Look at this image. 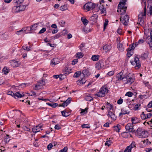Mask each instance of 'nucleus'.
Masks as SVG:
<instances>
[{"label": "nucleus", "instance_id": "nucleus-1", "mask_svg": "<svg viewBox=\"0 0 152 152\" xmlns=\"http://www.w3.org/2000/svg\"><path fill=\"white\" fill-rule=\"evenodd\" d=\"M107 93V88L102 87L100 88L99 91L95 94V96L100 97H104Z\"/></svg>", "mask_w": 152, "mask_h": 152}, {"label": "nucleus", "instance_id": "nucleus-2", "mask_svg": "<svg viewBox=\"0 0 152 152\" xmlns=\"http://www.w3.org/2000/svg\"><path fill=\"white\" fill-rule=\"evenodd\" d=\"M130 62L131 64L133 65H135L136 64V65L135 66V68L136 69H139L141 66L139 58L136 56L134 57L133 60H131Z\"/></svg>", "mask_w": 152, "mask_h": 152}, {"label": "nucleus", "instance_id": "nucleus-3", "mask_svg": "<svg viewBox=\"0 0 152 152\" xmlns=\"http://www.w3.org/2000/svg\"><path fill=\"white\" fill-rule=\"evenodd\" d=\"M146 15V9L145 5L143 13L141 12V13L138 15V21L140 22L139 24L141 25L140 23L143 24L144 22L143 16H145Z\"/></svg>", "mask_w": 152, "mask_h": 152}, {"label": "nucleus", "instance_id": "nucleus-4", "mask_svg": "<svg viewBox=\"0 0 152 152\" xmlns=\"http://www.w3.org/2000/svg\"><path fill=\"white\" fill-rule=\"evenodd\" d=\"M8 95H11L14 97L15 99L21 98L23 97L25 95L24 94H22L20 92H16V93H14L12 91H10L8 92Z\"/></svg>", "mask_w": 152, "mask_h": 152}, {"label": "nucleus", "instance_id": "nucleus-5", "mask_svg": "<svg viewBox=\"0 0 152 152\" xmlns=\"http://www.w3.org/2000/svg\"><path fill=\"white\" fill-rule=\"evenodd\" d=\"M96 6V4L91 2H90L86 4L84 6L86 7V9L88 11H90L94 9Z\"/></svg>", "mask_w": 152, "mask_h": 152}, {"label": "nucleus", "instance_id": "nucleus-6", "mask_svg": "<svg viewBox=\"0 0 152 152\" xmlns=\"http://www.w3.org/2000/svg\"><path fill=\"white\" fill-rule=\"evenodd\" d=\"M121 7H118V9L117 10L118 12H120L121 13V15H123L125 14L127 7L125 5L121 4Z\"/></svg>", "mask_w": 152, "mask_h": 152}, {"label": "nucleus", "instance_id": "nucleus-7", "mask_svg": "<svg viewBox=\"0 0 152 152\" xmlns=\"http://www.w3.org/2000/svg\"><path fill=\"white\" fill-rule=\"evenodd\" d=\"M133 124L131 123H128L125 126L126 130L130 132H134L136 130L134 129Z\"/></svg>", "mask_w": 152, "mask_h": 152}, {"label": "nucleus", "instance_id": "nucleus-8", "mask_svg": "<svg viewBox=\"0 0 152 152\" xmlns=\"http://www.w3.org/2000/svg\"><path fill=\"white\" fill-rule=\"evenodd\" d=\"M121 17L120 19L122 23L125 26L127 25L129 19V16L127 15H126L124 16L122 19H121Z\"/></svg>", "mask_w": 152, "mask_h": 152}, {"label": "nucleus", "instance_id": "nucleus-9", "mask_svg": "<svg viewBox=\"0 0 152 152\" xmlns=\"http://www.w3.org/2000/svg\"><path fill=\"white\" fill-rule=\"evenodd\" d=\"M45 80L44 79H42L40 80L37 83V84L35 86V87L38 89L40 88V87L44 86L45 84Z\"/></svg>", "mask_w": 152, "mask_h": 152}, {"label": "nucleus", "instance_id": "nucleus-10", "mask_svg": "<svg viewBox=\"0 0 152 152\" xmlns=\"http://www.w3.org/2000/svg\"><path fill=\"white\" fill-rule=\"evenodd\" d=\"M124 73V71L122 70L121 72L117 75L116 78H117L118 80H121L123 79Z\"/></svg>", "mask_w": 152, "mask_h": 152}, {"label": "nucleus", "instance_id": "nucleus-11", "mask_svg": "<svg viewBox=\"0 0 152 152\" xmlns=\"http://www.w3.org/2000/svg\"><path fill=\"white\" fill-rule=\"evenodd\" d=\"M82 72L83 74V77L88 76L91 74L90 72H89L88 69H84Z\"/></svg>", "mask_w": 152, "mask_h": 152}, {"label": "nucleus", "instance_id": "nucleus-12", "mask_svg": "<svg viewBox=\"0 0 152 152\" xmlns=\"http://www.w3.org/2000/svg\"><path fill=\"white\" fill-rule=\"evenodd\" d=\"M146 134H148L147 131L145 130L142 131L140 134L138 135L140 138H145L146 137L147 135Z\"/></svg>", "mask_w": 152, "mask_h": 152}, {"label": "nucleus", "instance_id": "nucleus-13", "mask_svg": "<svg viewBox=\"0 0 152 152\" xmlns=\"http://www.w3.org/2000/svg\"><path fill=\"white\" fill-rule=\"evenodd\" d=\"M41 127V126L40 124L34 127L33 128L32 131L36 133L40 131V129Z\"/></svg>", "mask_w": 152, "mask_h": 152}, {"label": "nucleus", "instance_id": "nucleus-14", "mask_svg": "<svg viewBox=\"0 0 152 152\" xmlns=\"http://www.w3.org/2000/svg\"><path fill=\"white\" fill-rule=\"evenodd\" d=\"M107 115L110 117L113 120H115L116 119V117L114 113H113L112 112L109 111L108 112Z\"/></svg>", "mask_w": 152, "mask_h": 152}, {"label": "nucleus", "instance_id": "nucleus-15", "mask_svg": "<svg viewBox=\"0 0 152 152\" xmlns=\"http://www.w3.org/2000/svg\"><path fill=\"white\" fill-rule=\"evenodd\" d=\"M12 11L14 13H18L21 12L18 6H14L12 8Z\"/></svg>", "mask_w": 152, "mask_h": 152}, {"label": "nucleus", "instance_id": "nucleus-16", "mask_svg": "<svg viewBox=\"0 0 152 152\" xmlns=\"http://www.w3.org/2000/svg\"><path fill=\"white\" fill-rule=\"evenodd\" d=\"M111 49V46L109 45H106L103 46V49L105 52H107Z\"/></svg>", "mask_w": 152, "mask_h": 152}, {"label": "nucleus", "instance_id": "nucleus-17", "mask_svg": "<svg viewBox=\"0 0 152 152\" xmlns=\"http://www.w3.org/2000/svg\"><path fill=\"white\" fill-rule=\"evenodd\" d=\"M135 80L134 77L133 76L132 77L130 76L129 79L127 80V81L126 83H130L131 84H132L134 81Z\"/></svg>", "mask_w": 152, "mask_h": 152}, {"label": "nucleus", "instance_id": "nucleus-18", "mask_svg": "<svg viewBox=\"0 0 152 152\" xmlns=\"http://www.w3.org/2000/svg\"><path fill=\"white\" fill-rule=\"evenodd\" d=\"M71 98L69 97L63 103L64 106L65 107L67 106L71 102Z\"/></svg>", "mask_w": 152, "mask_h": 152}, {"label": "nucleus", "instance_id": "nucleus-19", "mask_svg": "<svg viewBox=\"0 0 152 152\" xmlns=\"http://www.w3.org/2000/svg\"><path fill=\"white\" fill-rule=\"evenodd\" d=\"M131 121L133 124H134L138 123L139 121V119L137 117H133L132 118Z\"/></svg>", "mask_w": 152, "mask_h": 152}, {"label": "nucleus", "instance_id": "nucleus-20", "mask_svg": "<svg viewBox=\"0 0 152 152\" xmlns=\"http://www.w3.org/2000/svg\"><path fill=\"white\" fill-rule=\"evenodd\" d=\"M26 31V29L25 28H22V29L16 31V34L18 35H21L22 34L24 33Z\"/></svg>", "mask_w": 152, "mask_h": 152}, {"label": "nucleus", "instance_id": "nucleus-21", "mask_svg": "<svg viewBox=\"0 0 152 152\" xmlns=\"http://www.w3.org/2000/svg\"><path fill=\"white\" fill-rule=\"evenodd\" d=\"M63 116L67 117L70 115V113L66 112V110H64L61 112Z\"/></svg>", "mask_w": 152, "mask_h": 152}, {"label": "nucleus", "instance_id": "nucleus-22", "mask_svg": "<svg viewBox=\"0 0 152 152\" xmlns=\"http://www.w3.org/2000/svg\"><path fill=\"white\" fill-rule=\"evenodd\" d=\"M117 48L120 51H123L124 50V48L123 47V45L122 44L119 43L117 45Z\"/></svg>", "mask_w": 152, "mask_h": 152}, {"label": "nucleus", "instance_id": "nucleus-23", "mask_svg": "<svg viewBox=\"0 0 152 152\" xmlns=\"http://www.w3.org/2000/svg\"><path fill=\"white\" fill-rule=\"evenodd\" d=\"M27 5H20L19 6H18V7L19 8V9L20 10V11L21 12L22 11H24L25 9L26 6H27Z\"/></svg>", "mask_w": 152, "mask_h": 152}, {"label": "nucleus", "instance_id": "nucleus-24", "mask_svg": "<svg viewBox=\"0 0 152 152\" xmlns=\"http://www.w3.org/2000/svg\"><path fill=\"white\" fill-rule=\"evenodd\" d=\"M99 55H93L92 56L91 59L94 61H96L99 60Z\"/></svg>", "mask_w": 152, "mask_h": 152}, {"label": "nucleus", "instance_id": "nucleus-25", "mask_svg": "<svg viewBox=\"0 0 152 152\" xmlns=\"http://www.w3.org/2000/svg\"><path fill=\"white\" fill-rule=\"evenodd\" d=\"M129 133L127 132H124L121 134V135L124 138H127L129 136Z\"/></svg>", "mask_w": 152, "mask_h": 152}, {"label": "nucleus", "instance_id": "nucleus-26", "mask_svg": "<svg viewBox=\"0 0 152 152\" xmlns=\"http://www.w3.org/2000/svg\"><path fill=\"white\" fill-rule=\"evenodd\" d=\"M85 99L86 101L90 102L93 99V98L89 95L85 96Z\"/></svg>", "mask_w": 152, "mask_h": 152}, {"label": "nucleus", "instance_id": "nucleus-27", "mask_svg": "<svg viewBox=\"0 0 152 152\" xmlns=\"http://www.w3.org/2000/svg\"><path fill=\"white\" fill-rule=\"evenodd\" d=\"M81 20L85 26L88 23V21L86 18L83 17L81 18Z\"/></svg>", "mask_w": 152, "mask_h": 152}, {"label": "nucleus", "instance_id": "nucleus-28", "mask_svg": "<svg viewBox=\"0 0 152 152\" xmlns=\"http://www.w3.org/2000/svg\"><path fill=\"white\" fill-rule=\"evenodd\" d=\"M46 104L50 106L53 108H55L56 107L58 106V104L57 103H46Z\"/></svg>", "mask_w": 152, "mask_h": 152}, {"label": "nucleus", "instance_id": "nucleus-29", "mask_svg": "<svg viewBox=\"0 0 152 152\" xmlns=\"http://www.w3.org/2000/svg\"><path fill=\"white\" fill-rule=\"evenodd\" d=\"M111 140H107L106 142V143H105V144L106 145H107L108 146H110L113 143V142L111 140H113V138H111Z\"/></svg>", "mask_w": 152, "mask_h": 152}, {"label": "nucleus", "instance_id": "nucleus-30", "mask_svg": "<svg viewBox=\"0 0 152 152\" xmlns=\"http://www.w3.org/2000/svg\"><path fill=\"white\" fill-rule=\"evenodd\" d=\"M86 81H85V80L84 79V78H83L81 79V80H79L77 81V83L78 84L80 85L81 84H83V83H85Z\"/></svg>", "mask_w": 152, "mask_h": 152}, {"label": "nucleus", "instance_id": "nucleus-31", "mask_svg": "<svg viewBox=\"0 0 152 152\" xmlns=\"http://www.w3.org/2000/svg\"><path fill=\"white\" fill-rule=\"evenodd\" d=\"M81 74V72L80 71H78L76 72L74 74L73 77H77L80 76Z\"/></svg>", "mask_w": 152, "mask_h": 152}, {"label": "nucleus", "instance_id": "nucleus-32", "mask_svg": "<svg viewBox=\"0 0 152 152\" xmlns=\"http://www.w3.org/2000/svg\"><path fill=\"white\" fill-rule=\"evenodd\" d=\"M9 71V69H7V67L6 66L4 67L2 70L3 72L5 75H7Z\"/></svg>", "mask_w": 152, "mask_h": 152}, {"label": "nucleus", "instance_id": "nucleus-33", "mask_svg": "<svg viewBox=\"0 0 152 152\" xmlns=\"http://www.w3.org/2000/svg\"><path fill=\"white\" fill-rule=\"evenodd\" d=\"M127 0H120V2L118 4V7H121V4L125 5L126 4V2Z\"/></svg>", "mask_w": 152, "mask_h": 152}, {"label": "nucleus", "instance_id": "nucleus-34", "mask_svg": "<svg viewBox=\"0 0 152 152\" xmlns=\"http://www.w3.org/2000/svg\"><path fill=\"white\" fill-rule=\"evenodd\" d=\"M38 23H35L30 27V29L31 30H35L36 29V28L37 27V25Z\"/></svg>", "mask_w": 152, "mask_h": 152}, {"label": "nucleus", "instance_id": "nucleus-35", "mask_svg": "<svg viewBox=\"0 0 152 152\" xmlns=\"http://www.w3.org/2000/svg\"><path fill=\"white\" fill-rule=\"evenodd\" d=\"M121 112H122L123 115L129 114V112H128L126 108H122L121 109Z\"/></svg>", "mask_w": 152, "mask_h": 152}, {"label": "nucleus", "instance_id": "nucleus-36", "mask_svg": "<svg viewBox=\"0 0 152 152\" xmlns=\"http://www.w3.org/2000/svg\"><path fill=\"white\" fill-rule=\"evenodd\" d=\"M61 34H60V33L57 34H56L55 36H52L51 37L52 39H56L58 38L61 36Z\"/></svg>", "mask_w": 152, "mask_h": 152}, {"label": "nucleus", "instance_id": "nucleus-37", "mask_svg": "<svg viewBox=\"0 0 152 152\" xmlns=\"http://www.w3.org/2000/svg\"><path fill=\"white\" fill-rule=\"evenodd\" d=\"M76 54L77 58H82L84 55L83 53H77Z\"/></svg>", "mask_w": 152, "mask_h": 152}, {"label": "nucleus", "instance_id": "nucleus-38", "mask_svg": "<svg viewBox=\"0 0 152 152\" xmlns=\"http://www.w3.org/2000/svg\"><path fill=\"white\" fill-rule=\"evenodd\" d=\"M24 1V0H14L13 2L14 3L17 4L18 5L22 3Z\"/></svg>", "mask_w": 152, "mask_h": 152}, {"label": "nucleus", "instance_id": "nucleus-39", "mask_svg": "<svg viewBox=\"0 0 152 152\" xmlns=\"http://www.w3.org/2000/svg\"><path fill=\"white\" fill-rule=\"evenodd\" d=\"M102 7H99V9L101 10L102 13H104L106 12V9L104 8L103 5H102Z\"/></svg>", "mask_w": 152, "mask_h": 152}, {"label": "nucleus", "instance_id": "nucleus-40", "mask_svg": "<svg viewBox=\"0 0 152 152\" xmlns=\"http://www.w3.org/2000/svg\"><path fill=\"white\" fill-rule=\"evenodd\" d=\"M141 118L143 120H145L147 119L146 114H145L144 112H142L141 115Z\"/></svg>", "mask_w": 152, "mask_h": 152}, {"label": "nucleus", "instance_id": "nucleus-41", "mask_svg": "<svg viewBox=\"0 0 152 152\" xmlns=\"http://www.w3.org/2000/svg\"><path fill=\"white\" fill-rule=\"evenodd\" d=\"M120 126V125H117L116 126H113L114 130L115 131H116L117 132H119L120 128L119 127Z\"/></svg>", "mask_w": 152, "mask_h": 152}, {"label": "nucleus", "instance_id": "nucleus-42", "mask_svg": "<svg viewBox=\"0 0 152 152\" xmlns=\"http://www.w3.org/2000/svg\"><path fill=\"white\" fill-rule=\"evenodd\" d=\"M67 9V6L66 4H65L63 6H61L60 7V10L62 11L65 10H66Z\"/></svg>", "mask_w": 152, "mask_h": 152}, {"label": "nucleus", "instance_id": "nucleus-43", "mask_svg": "<svg viewBox=\"0 0 152 152\" xmlns=\"http://www.w3.org/2000/svg\"><path fill=\"white\" fill-rule=\"evenodd\" d=\"M148 53H144L141 54V56L142 58H146L148 57Z\"/></svg>", "mask_w": 152, "mask_h": 152}, {"label": "nucleus", "instance_id": "nucleus-44", "mask_svg": "<svg viewBox=\"0 0 152 152\" xmlns=\"http://www.w3.org/2000/svg\"><path fill=\"white\" fill-rule=\"evenodd\" d=\"M96 68L98 70L101 69L102 67L101 64L99 62L96 64Z\"/></svg>", "mask_w": 152, "mask_h": 152}, {"label": "nucleus", "instance_id": "nucleus-45", "mask_svg": "<svg viewBox=\"0 0 152 152\" xmlns=\"http://www.w3.org/2000/svg\"><path fill=\"white\" fill-rule=\"evenodd\" d=\"M7 137L4 139V141L6 143H7L10 140V139H9V135L8 134L6 135Z\"/></svg>", "mask_w": 152, "mask_h": 152}, {"label": "nucleus", "instance_id": "nucleus-46", "mask_svg": "<svg viewBox=\"0 0 152 152\" xmlns=\"http://www.w3.org/2000/svg\"><path fill=\"white\" fill-rule=\"evenodd\" d=\"M130 73H129L127 74H123V79L124 78H126V80H128L129 79V78L130 77Z\"/></svg>", "mask_w": 152, "mask_h": 152}, {"label": "nucleus", "instance_id": "nucleus-47", "mask_svg": "<svg viewBox=\"0 0 152 152\" xmlns=\"http://www.w3.org/2000/svg\"><path fill=\"white\" fill-rule=\"evenodd\" d=\"M88 108H86L84 109H81V111L80 112L81 114H84L87 113Z\"/></svg>", "mask_w": 152, "mask_h": 152}, {"label": "nucleus", "instance_id": "nucleus-48", "mask_svg": "<svg viewBox=\"0 0 152 152\" xmlns=\"http://www.w3.org/2000/svg\"><path fill=\"white\" fill-rule=\"evenodd\" d=\"M68 33L67 31L66 30L64 29L62 31L60 32V33L61 34V36H64L66 34Z\"/></svg>", "mask_w": 152, "mask_h": 152}, {"label": "nucleus", "instance_id": "nucleus-49", "mask_svg": "<svg viewBox=\"0 0 152 152\" xmlns=\"http://www.w3.org/2000/svg\"><path fill=\"white\" fill-rule=\"evenodd\" d=\"M142 142H143V143L147 145H148V143L150 144L151 143V142L149 141V140L148 139H146L144 140H142Z\"/></svg>", "mask_w": 152, "mask_h": 152}, {"label": "nucleus", "instance_id": "nucleus-50", "mask_svg": "<svg viewBox=\"0 0 152 152\" xmlns=\"http://www.w3.org/2000/svg\"><path fill=\"white\" fill-rule=\"evenodd\" d=\"M128 146H129V148H130V149L131 150L132 148L134 147H135V142H132V144Z\"/></svg>", "mask_w": 152, "mask_h": 152}, {"label": "nucleus", "instance_id": "nucleus-51", "mask_svg": "<svg viewBox=\"0 0 152 152\" xmlns=\"http://www.w3.org/2000/svg\"><path fill=\"white\" fill-rule=\"evenodd\" d=\"M105 106L107 107H108L109 106V108L110 109V110H111L113 107V105L111 104H110V103H109L108 102H107L106 103V104L105 105Z\"/></svg>", "mask_w": 152, "mask_h": 152}, {"label": "nucleus", "instance_id": "nucleus-52", "mask_svg": "<svg viewBox=\"0 0 152 152\" xmlns=\"http://www.w3.org/2000/svg\"><path fill=\"white\" fill-rule=\"evenodd\" d=\"M142 131V130L141 128H139L137 131H136V133L137 134L138 136L140 134Z\"/></svg>", "mask_w": 152, "mask_h": 152}, {"label": "nucleus", "instance_id": "nucleus-53", "mask_svg": "<svg viewBox=\"0 0 152 152\" xmlns=\"http://www.w3.org/2000/svg\"><path fill=\"white\" fill-rule=\"evenodd\" d=\"M133 95V93L131 91H129L127 92L125 96H128L129 97H131Z\"/></svg>", "mask_w": 152, "mask_h": 152}, {"label": "nucleus", "instance_id": "nucleus-54", "mask_svg": "<svg viewBox=\"0 0 152 152\" xmlns=\"http://www.w3.org/2000/svg\"><path fill=\"white\" fill-rule=\"evenodd\" d=\"M134 48V45H131L129 46V47L128 48L127 50H128V51H131L132 50H133Z\"/></svg>", "mask_w": 152, "mask_h": 152}, {"label": "nucleus", "instance_id": "nucleus-55", "mask_svg": "<svg viewBox=\"0 0 152 152\" xmlns=\"http://www.w3.org/2000/svg\"><path fill=\"white\" fill-rule=\"evenodd\" d=\"M108 20L107 19H105V20L104 23V30L105 29L107 26V25L108 24Z\"/></svg>", "mask_w": 152, "mask_h": 152}, {"label": "nucleus", "instance_id": "nucleus-56", "mask_svg": "<svg viewBox=\"0 0 152 152\" xmlns=\"http://www.w3.org/2000/svg\"><path fill=\"white\" fill-rule=\"evenodd\" d=\"M68 150L67 147H64L63 149L61 150L59 152H66Z\"/></svg>", "mask_w": 152, "mask_h": 152}, {"label": "nucleus", "instance_id": "nucleus-57", "mask_svg": "<svg viewBox=\"0 0 152 152\" xmlns=\"http://www.w3.org/2000/svg\"><path fill=\"white\" fill-rule=\"evenodd\" d=\"M53 146V145L51 143H50L47 146L48 149V150H50Z\"/></svg>", "mask_w": 152, "mask_h": 152}, {"label": "nucleus", "instance_id": "nucleus-58", "mask_svg": "<svg viewBox=\"0 0 152 152\" xmlns=\"http://www.w3.org/2000/svg\"><path fill=\"white\" fill-rule=\"evenodd\" d=\"M13 62L15 65V66L16 67L18 66L20 64V63H18V61H13Z\"/></svg>", "mask_w": 152, "mask_h": 152}, {"label": "nucleus", "instance_id": "nucleus-59", "mask_svg": "<svg viewBox=\"0 0 152 152\" xmlns=\"http://www.w3.org/2000/svg\"><path fill=\"white\" fill-rule=\"evenodd\" d=\"M46 30V29L45 28H43L39 32V34H40L44 33Z\"/></svg>", "mask_w": 152, "mask_h": 152}, {"label": "nucleus", "instance_id": "nucleus-60", "mask_svg": "<svg viewBox=\"0 0 152 152\" xmlns=\"http://www.w3.org/2000/svg\"><path fill=\"white\" fill-rule=\"evenodd\" d=\"M78 60L77 59H75L72 61V64L73 65L75 64L78 62Z\"/></svg>", "mask_w": 152, "mask_h": 152}, {"label": "nucleus", "instance_id": "nucleus-61", "mask_svg": "<svg viewBox=\"0 0 152 152\" xmlns=\"http://www.w3.org/2000/svg\"><path fill=\"white\" fill-rule=\"evenodd\" d=\"M123 102V99L121 98L118 100L117 103L118 104H121Z\"/></svg>", "mask_w": 152, "mask_h": 152}, {"label": "nucleus", "instance_id": "nucleus-62", "mask_svg": "<svg viewBox=\"0 0 152 152\" xmlns=\"http://www.w3.org/2000/svg\"><path fill=\"white\" fill-rule=\"evenodd\" d=\"M81 127L83 128H89V127L88 126V125L87 124L82 125H81Z\"/></svg>", "mask_w": 152, "mask_h": 152}, {"label": "nucleus", "instance_id": "nucleus-63", "mask_svg": "<svg viewBox=\"0 0 152 152\" xmlns=\"http://www.w3.org/2000/svg\"><path fill=\"white\" fill-rule=\"evenodd\" d=\"M131 150L129 148V146H127L124 150V152H131Z\"/></svg>", "mask_w": 152, "mask_h": 152}, {"label": "nucleus", "instance_id": "nucleus-64", "mask_svg": "<svg viewBox=\"0 0 152 152\" xmlns=\"http://www.w3.org/2000/svg\"><path fill=\"white\" fill-rule=\"evenodd\" d=\"M149 12L150 14L151 15H152V6H150L149 8Z\"/></svg>", "mask_w": 152, "mask_h": 152}]
</instances>
